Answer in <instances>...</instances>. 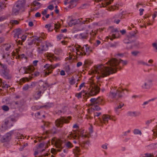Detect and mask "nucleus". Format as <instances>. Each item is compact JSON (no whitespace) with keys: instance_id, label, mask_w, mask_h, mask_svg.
<instances>
[{"instance_id":"nucleus-6","label":"nucleus","mask_w":157,"mask_h":157,"mask_svg":"<svg viewBox=\"0 0 157 157\" xmlns=\"http://www.w3.org/2000/svg\"><path fill=\"white\" fill-rule=\"evenodd\" d=\"M100 88L98 85H96L92 82L90 83V87L85 94L88 96H94L98 94L100 92Z\"/></svg>"},{"instance_id":"nucleus-11","label":"nucleus","mask_w":157,"mask_h":157,"mask_svg":"<svg viewBox=\"0 0 157 157\" xmlns=\"http://www.w3.org/2000/svg\"><path fill=\"white\" fill-rule=\"evenodd\" d=\"M52 46L50 43L47 41H44L43 43L41 44L40 46L38 47L37 51L39 54H42L44 52L47 51L48 48Z\"/></svg>"},{"instance_id":"nucleus-24","label":"nucleus","mask_w":157,"mask_h":157,"mask_svg":"<svg viewBox=\"0 0 157 157\" xmlns=\"http://www.w3.org/2000/svg\"><path fill=\"white\" fill-rule=\"evenodd\" d=\"M140 114V113L136 112L129 111L127 113L128 116L131 117H136L139 116Z\"/></svg>"},{"instance_id":"nucleus-52","label":"nucleus","mask_w":157,"mask_h":157,"mask_svg":"<svg viewBox=\"0 0 157 157\" xmlns=\"http://www.w3.org/2000/svg\"><path fill=\"white\" fill-rule=\"evenodd\" d=\"M40 75V72L37 71H36L34 72L33 74H31V75L32 76V77L34 76H38Z\"/></svg>"},{"instance_id":"nucleus-5","label":"nucleus","mask_w":157,"mask_h":157,"mask_svg":"<svg viewBox=\"0 0 157 157\" xmlns=\"http://www.w3.org/2000/svg\"><path fill=\"white\" fill-rule=\"evenodd\" d=\"M100 88L98 85H96L92 82L90 83V87L85 94L88 96H94L98 94L100 92Z\"/></svg>"},{"instance_id":"nucleus-9","label":"nucleus","mask_w":157,"mask_h":157,"mask_svg":"<svg viewBox=\"0 0 157 157\" xmlns=\"http://www.w3.org/2000/svg\"><path fill=\"white\" fill-rule=\"evenodd\" d=\"M24 5L25 3L23 1H18L13 6L12 14L13 15L18 14L20 10L23 8Z\"/></svg>"},{"instance_id":"nucleus-30","label":"nucleus","mask_w":157,"mask_h":157,"mask_svg":"<svg viewBox=\"0 0 157 157\" xmlns=\"http://www.w3.org/2000/svg\"><path fill=\"white\" fill-rule=\"evenodd\" d=\"M80 151V149L79 147L77 146L75 147V148L73 150V152L75 155H78Z\"/></svg>"},{"instance_id":"nucleus-55","label":"nucleus","mask_w":157,"mask_h":157,"mask_svg":"<svg viewBox=\"0 0 157 157\" xmlns=\"http://www.w3.org/2000/svg\"><path fill=\"white\" fill-rule=\"evenodd\" d=\"M44 146V144L43 143H40L38 146V149H39L40 148H43Z\"/></svg>"},{"instance_id":"nucleus-54","label":"nucleus","mask_w":157,"mask_h":157,"mask_svg":"<svg viewBox=\"0 0 157 157\" xmlns=\"http://www.w3.org/2000/svg\"><path fill=\"white\" fill-rule=\"evenodd\" d=\"M134 133L135 134H141V131L138 129H135Z\"/></svg>"},{"instance_id":"nucleus-37","label":"nucleus","mask_w":157,"mask_h":157,"mask_svg":"<svg viewBox=\"0 0 157 157\" xmlns=\"http://www.w3.org/2000/svg\"><path fill=\"white\" fill-rule=\"evenodd\" d=\"M65 71L68 75L71 74L70 72V68L69 65H68L65 67Z\"/></svg>"},{"instance_id":"nucleus-31","label":"nucleus","mask_w":157,"mask_h":157,"mask_svg":"<svg viewBox=\"0 0 157 157\" xmlns=\"http://www.w3.org/2000/svg\"><path fill=\"white\" fill-rule=\"evenodd\" d=\"M49 132L51 134H56L57 132V128L55 127H53L49 131ZM48 131H46L47 133L48 132Z\"/></svg>"},{"instance_id":"nucleus-1","label":"nucleus","mask_w":157,"mask_h":157,"mask_svg":"<svg viewBox=\"0 0 157 157\" xmlns=\"http://www.w3.org/2000/svg\"><path fill=\"white\" fill-rule=\"evenodd\" d=\"M106 63L107 66L100 65L94 67L93 73L97 74V79H99L116 73L118 68V65L122 64L123 66L126 65L128 63V61L121 59L119 60L116 58H113L110 59Z\"/></svg>"},{"instance_id":"nucleus-18","label":"nucleus","mask_w":157,"mask_h":157,"mask_svg":"<svg viewBox=\"0 0 157 157\" xmlns=\"http://www.w3.org/2000/svg\"><path fill=\"white\" fill-rule=\"evenodd\" d=\"M34 70V68L33 66L21 67L19 70V71H22L24 74H31Z\"/></svg>"},{"instance_id":"nucleus-19","label":"nucleus","mask_w":157,"mask_h":157,"mask_svg":"<svg viewBox=\"0 0 157 157\" xmlns=\"http://www.w3.org/2000/svg\"><path fill=\"white\" fill-rule=\"evenodd\" d=\"M102 120L101 118H99V120L100 122L102 124L103 123L105 124L106 123H108V121L109 120H112L115 121V120H114L113 118L108 114H103L102 116Z\"/></svg>"},{"instance_id":"nucleus-34","label":"nucleus","mask_w":157,"mask_h":157,"mask_svg":"<svg viewBox=\"0 0 157 157\" xmlns=\"http://www.w3.org/2000/svg\"><path fill=\"white\" fill-rule=\"evenodd\" d=\"M55 53L57 55H60L62 53L63 51L61 48H56L55 50Z\"/></svg>"},{"instance_id":"nucleus-44","label":"nucleus","mask_w":157,"mask_h":157,"mask_svg":"<svg viewBox=\"0 0 157 157\" xmlns=\"http://www.w3.org/2000/svg\"><path fill=\"white\" fill-rule=\"evenodd\" d=\"M33 5L34 6H38V7H39V8L40 7V3L38 2H37V1H34L33 2Z\"/></svg>"},{"instance_id":"nucleus-57","label":"nucleus","mask_w":157,"mask_h":157,"mask_svg":"<svg viewBox=\"0 0 157 157\" xmlns=\"http://www.w3.org/2000/svg\"><path fill=\"white\" fill-rule=\"evenodd\" d=\"M139 52L138 51H134L131 52V54L132 55L134 56H136L139 53Z\"/></svg>"},{"instance_id":"nucleus-10","label":"nucleus","mask_w":157,"mask_h":157,"mask_svg":"<svg viewBox=\"0 0 157 157\" xmlns=\"http://www.w3.org/2000/svg\"><path fill=\"white\" fill-rule=\"evenodd\" d=\"M0 65L2 69H0V74L5 78L9 79L11 78L9 74V70L7 68V66L0 63Z\"/></svg>"},{"instance_id":"nucleus-47","label":"nucleus","mask_w":157,"mask_h":157,"mask_svg":"<svg viewBox=\"0 0 157 157\" xmlns=\"http://www.w3.org/2000/svg\"><path fill=\"white\" fill-rule=\"evenodd\" d=\"M29 88H30L29 85L28 84H26L23 87L22 89L23 90L26 91L28 90Z\"/></svg>"},{"instance_id":"nucleus-29","label":"nucleus","mask_w":157,"mask_h":157,"mask_svg":"<svg viewBox=\"0 0 157 157\" xmlns=\"http://www.w3.org/2000/svg\"><path fill=\"white\" fill-rule=\"evenodd\" d=\"M21 32L20 31V29H17V32L14 34V37L15 38L20 39V37H21Z\"/></svg>"},{"instance_id":"nucleus-46","label":"nucleus","mask_w":157,"mask_h":157,"mask_svg":"<svg viewBox=\"0 0 157 157\" xmlns=\"http://www.w3.org/2000/svg\"><path fill=\"white\" fill-rule=\"evenodd\" d=\"M124 105V104H120L119 105H118L117 107H116L115 109V111L116 112H117V109H121L122 107Z\"/></svg>"},{"instance_id":"nucleus-2","label":"nucleus","mask_w":157,"mask_h":157,"mask_svg":"<svg viewBox=\"0 0 157 157\" xmlns=\"http://www.w3.org/2000/svg\"><path fill=\"white\" fill-rule=\"evenodd\" d=\"M38 86L36 89L34 95L33 97L35 100L39 99L41 96L42 94H43L44 91L49 86L48 83L47 82H44L42 80L39 81Z\"/></svg>"},{"instance_id":"nucleus-64","label":"nucleus","mask_w":157,"mask_h":157,"mask_svg":"<svg viewBox=\"0 0 157 157\" xmlns=\"http://www.w3.org/2000/svg\"><path fill=\"white\" fill-rule=\"evenodd\" d=\"M63 37V35L62 34H60L59 35H58L57 37V40H60Z\"/></svg>"},{"instance_id":"nucleus-23","label":"nucleus","mask_w":157,"mask_h":157,"mask_svg":"<svg viewBox=\"0 0 157 157\" xmlns=\"http://www.w3.org/2000/svg\"><path fill=\"white\" fill-rule=\"evenodd\" d=\"M89 34L87 32H84L81 33L79 35V38L82 39H87L88 36Z\"/></svg>"},{"instance_id":"nucleus-49","label":"nucleus","mask_w":157,"mask_h":157,"mask_svg":"<svg viewBox=\"0 0 157 157\" xmlns=\"http://www.w3.org/2000/svg\"><path fill=\"white\" fill-rule=\"evenodd\" d=\"M44 151H45L44 149H42L41 150H40V149H38L37 151H35V152L34 153V155L36 157V155H37L38 153V151L41 152H43Z\"/></svg>"},{"instance_id":"nucleus-59","label":"nucleus","mask_w":157,"mask_h":157,"mask_svg":"<svg viewBox=\"0 0 157 157\" xmlns=\"http://www.w3.org/2000/svg\"><path fill=\"white\" fill-rule=\"evenodd\" d=\"M57 149H55L54 148H52L51 150V152L54 154H55L57 152V151H57Z\"/></svg>"},{"instance_id":"nucleus-14","label":"nucleus","mask_w":157,"mask_h":157,"mask_svg":"<svg viewBox=\"0 0 157 157\" xmlns=\"http://www.w3.org/2000/svg\"><path fill=\"white\" fill-rule=\"evenodd\" d=\"M152 80L150 79L146 78L142 84L141 87L143 89L148 90L152 86Z\"/></svg>"},{"instance_id":"nucleus-32","label":"nucleus","mask_w":157,"mask_h":157,"mask_svg":"<svg viewBox=\"0 0 157 157\" xmlns=\"http://www.w3.org/2000/svg\"><path fill=\"white\" fill-rule=\"evenodd\" d=\"M26 81L27 82L29 81V80L28 78H21L20 80L19 84L20 85H22L23 84L25 83Z\"/></svg>"},{"instance_id":"nucleus-38","label":"nucleus","mask_w":157,"mask_h":157,"mask_svg":"<svg viewBox=\"0 0 157 157\" xmlns=\"http://www.w3.org/2000/svg\"><path fill=\"white\" fill-rule=\"evenodd\" d=\"M53 106V104L52 103H48L46 105L43 106V108H45L46 109H48Z\"/></svg>"},{"instance_id":"nucleus-28","label":"nucleus","mask_w":157,"mask_h":157,"mask_svg":"<svg viewBox=\"0 0 157 157\" xmlns=\"http://www.w3.org/2000/svg\"><path fill=\"white\" fill-rule=\"evenodd\" d=\"M65 145L66 147L68 149L71 148L73 146L72 144L69 141L66 142L65 143Z\"/></svg>"},{"instance_id":"nucleus-36","label":"nucleus","mask_w":157,"mask_h":157,"mask_svg":"<svg viewBox=\"0 0 157 157\" xmlns=\"http://www.w3.org/2000/svg\"><path fill=\"white\" fill-rule=\"evenodd\" d=\"M86 93V91L84 90H82L80 92L77 93L75 94V96L78 98V99H79L82 98V93Z\"/></svg>"},{"instance_id":"nucleus-22","label":"nucleus","mask_w":157,"mask_h":157,"mask_svg":"<svg viewBox=\"0 0 157 157\" xmlns=\"http://www.w3.org/2000/svg\"><path fill=\"white\" fill-rule=\"evenodd\" d=\"M43 39V38L41 37H38L37 36H36L34 38V41H35V44H36V45L39 46L40 45V43H41V44L43 43L42 42V40Z\"/></svg>"},{"instance_id":"nucleus-61","label":"nucleus","mask_w":157,"mask_h":157,"mask_svg":"<svg viewBox=\"0 0 157 157\" xmlns=\"http://www.w3.org/2000/svg\"><path fill=\"white\" fill-rule=\"evenodd\" d=\"M113 0H108L105 2V4L106 5H108L110 4L112 2H113Z\"/></svg>"},{"instance_id":"nucleus-56","label":"nucleus","mask_w":157,"mask_h":157,"mask_svg":"<svg viewBox=\"0 0 157 157\" xmlns=\"http://www.w3.org/2000/svg\"><path fill=\"white\" fill-rule=\"evenodd\" d=\"M9 54H6L3 55L2 58L3 59H6V60H8L9 58Z\"/></svg>"},{"instance_id":"nucleus-12","label":"nucleus","mask_w":157,"mask_h":157,"mask_svg":"<svg viewBox=\"0 0 157 157\" xmlns=\"http://www.w3.org/2000/svg\"><path fill=\"white\" fill-rule=\"evenodd\" d=\"M80 50H79V52L78 53L79 56H88L91 51V49L88 45H84L83 47L80 48Z\"/></svg>"},{"instance_id":"nucleus-63","label":"nucleus","mask_w":157,"mask_h":157,"mask_svg":"<svg viewBox=\"0 0 157 157\" xmlns=\"http://www.w3.org/2000/svg\"><path fill=\"white\" fill-rule=\"evenodd\" d=\"M48 9H45L43 11H42V14L43 15H45L48 12Z\"/></svg>"},{"instance_id":"nucleus-8","label":"nucleus","mask_w":157,"mask_h":157,"mask_svg":"<svg viewBox=\"0 0 157 157\" xmlns=\"http://www.w3.org/2000/svg\"><path fill=\"white\" fill-rule=\"evenodd\" d=\"M110 32L109 35L106 37V39L108 40L109 39L112 41L113 39L120 37L119 31L117 28H114L113 27H110L109 29Z\"/></svg>"},{"instance_id":"nucleus-25","label":"nucleus","mask_w":157,"mask_h":157,"mask_svg":"<svg viewBox=\"0 0 157 157\" xmlns=\"http://www.w3.org/2000/svg\"><path fill=\"white\" fill-rule=\"evenodd\" d=\"M78 22V21L77 19L71 20H70L68 23V24L70 26H72Z\"/></svg>"},{"instance_id":"nucleus-15","label":"nucleus","mask_w":157,"mask_h":157,"mask_svg":"<svg viewBox=\"0 0 157 157\" xmlns=\"http://www.w3.org/2000/svg\"><path fill=\"white\" fill-rule=\"evenodd\" d=\"M67 137L70 139L71 138L75 139V140L73 141V142L75 144L80 143L79 136L78 135V134L77 133V131H74L73 132H70Z\"/></svg>"},{"instance_id":"nucleus-62","label":"nucleus","mask_w":157,"mask_h":157,"mask_svg":"<svg viewBox=\"0 0 157 157\" xmlns=\"http://www.w3.org/2000/svg\"><path fill=\"white\" fill-rule=\"evenodd\" d=\"M11 22L13 24L17 25L19 23V22L15 20H12Z\"/></svg>"},{"instance_id":"nucleus-33","label":"nucleus","mask_w":157,"mask_h":157,"mask_svg":"<svg viewBox=\"0 0 157 157\" xmlns=\"http://www.w3.org/2000/svg\"><path fill=\"white\" fill-rule=\"evenodd\" d=\"M137 64L139 65H146L148 66H150V65L146 63L145 62L142 60H139L137 61Z\"/></svg>"},{"instance_id":"nucleus-35","label":"nucleus","mask_w":157,"mask_h":157,"mask_svg":"<svg viewBox=\"0 0 157 157\" xmlns=\"http://www.w3.org/2000/svg\"><path fill=\"white\" fill-rule=\"evenodd\" d=\"M43 106H40L38 105H35L32 107L31 108L33 111H36L39 110L41 108H43Z\"/></svg>"},{"instance_id":"nucleus-16","label":"nucleus","mask_w":157,"mask_h":157,"mask_svg":"<svg viewBox=\"0 0 157 157\" xmlns=\"http://www.w3.org/2000/svg\"><path fill=\"white\" fill-rule=\"evenodd\" d=\"M90 101L91 105L96 104L103 105L105 103L103 98L100 97L97 98H92L90 99Z\"/></svg>"},{"instance_id":"nucleus-3","label":"nucleus","mask_w":157,"mask_h":157,"mask_svg":"<svg viewBox=\"0 0 157 157\" xmlns=\"http://www.w3.org/2000/svg\"><path fill=\"white\" fill-rule=\"evenodd\" d=\"M137 33V31L136 30L130 33L124 40V42L127 44L126 48L128 49H131L132 48V43L136 40V34Z\"/></svg>"},{"instance_id":"nucleus-4","label":"nucleus","mask_w":157,"mask_h":157,"mask_svg":"<svg viewBox=\"0 0 157 157\" xmlns=\"http://www.w3.org/2000/svg\"><path fill=\"white\" fill-rule=\"evenodd\" d=\"M126 90L127 92L128 91L127 90L120 89L115 92L110 91L109 94V97L112 99V101L115 100L117 101L121 99L124 94V91Z\"/></svg>"},{"instance_id":"nucleus-40","label":"nucleus","mask_w":157,"mask_h":157,"mask_svg":"<svg viewBox=\"0 0 157 157\" xmlns=\"http://www.w3.org/2000/svg\"><path fill=\"white\" fill-rule=\"evenodd\" d=\"M34 40V38H33L32 40H28V41L27 42V44L29 45H31L33 44H35V41Z\"/></svg>"},{"instance_id":"nucleus-60","label":"nucleus","mask_w":157,"mask_h":157,"mask_svg":"<svg viewBox=\"0 0 157 157\" xmlns=\"http://www.w3.org/2000/svg\"><path fill=\"white\" fill-rule=\"evenodd\" d=\"M153 47L155 49V52H157V44L156 43H154L152 44Z\"/></svg>"},{"instance_id":"nucleus-21","label":"nucleus","mask_w":157,"mask_h":157,"mask_svg":"<svg viewBox=\"0 0 157 157\" xmlns=\"http://www.w3.org/2000/svg\"><path fill=\"white\" fill-rule=\"evenodd\" d=\"M13 124L10 122L9 121L6 120L5 121L4 124L2 125V128L6 130L8 128H10L13 126Z\"/></svg>"},{"instance_id":"nucleus-41","label":"nucleus","mask_w":157,"mask_h":157,"mask_svg":"<svg viewBox=\"0 0 157 157\" xmlns=\"http://www.w3.org/2000/svg\"><path fill=\"white\" fill-rule=\"evenodd\" d=\"M69 82L71 85H73L75 84V79L73 76L71 78Z\"/></svg>"},{"instance_id":"nucleus-39","label":"nucleus","mask_w":157,"mask_h":157,"mask_svg":"<svg viewBox=\"0 0 157 157\" xmlns=\"http://www.w3.org/2000/svg\"><path fill=\"white\" fill-rule=\"evenodd\" d=\"M21 37H20V39L21 40V41H22V42H24L26 40V39L27 36V34H25L24 35H22L21 34Z\"/></svg>"},{"instance_id":"nucleus-13","label":"nucleus","mask_w":157,"mask_h":157,"mask_svg":"<svg viewBox=\"0 0 157 157\" xmlns=\"http://www.w3.org/2000/svg\"><path fill=\"white\" fill-rule=\"evenodd\" d=\"M59 64L58 63H56L54 65L46 64L44 66V68L47 70L45 72V75L47 76L51 73L52 70L56 67L59 66Z\"/></svg>"},{"instance_id":"nucleus-50","label":"nucleus","mask_w":157,"mask_h":157,"mask_svg":"<svg viewBox=\"0 0 157 157\" xmlns=\"http://www.w3.org/2000/svg\"><path fill=\"white\" fill-rule=\"evenodd\" d=\"M145 156L144 157H155L153 154L146 153L145 154Z\"/></svg>"},{"instance_id":"nucleus-51","label":"nucleus","mask_w":157,"mask_h":157,"mask_svg":"<svg viewBox=\"0 0 157 157\" xmlns=\"http://www.w3.org/2000/svg\"><path fill=\"white\" fill-rule=\"evenodd\" d=\"M150 146L153 149L157 148V143H153L150 145Z\"/></svg>"},{"instance_id":"nucleus-17","label":"nucleus","mask_w":157,"mask_h":157,"mask_svg":"<svg viewBox=\"0 0 157 157\" xmlns=\"http://www.w3.org/2000/svg\"><path fill=\"white\" fill-rule=\"evenodd\" d=\"M63 141L57 139L56 138H54L52 139L51 143L52 144H54L57 148L58 151H61L62 147V144Z\"/></svg>"},{"instance_id":"nucleus-20","label":"nucleus","mask_w":157,"mask_h":157,"mask_svg":"<svg viewBox=\"0 0 157 157\" xmlns=\"http://www.w3.org/2000/svg\"><path fill=\"white\" fill-rule=\"evenodd\" d=\"M81 48V46L79 45H78L77 46L75 45L74 47H70V50L71 52H76L77 55H78V53L79 52V49Z\"/></svg>"},{"instance_id":"nucleus-58","label":"nucleus","mask_w":157,"mask_h":157,"mask_svg":"<svg viewBox=\"0 0 157 157\" xmlns=\"http://www.w3.org/2000/svg\"><path fill=\"white\" fill-rule=\"evenodd\" d=\"M36 85V82H33L31 83V85L29 86V88H33Z\"/></svg>"},{"instance_id":"nucleus-42","label":"nucleus","mask_w":157,"mask_h":157,"mask_svg":"<svg viewBox=\"0 0 157 157\" xmlns=\"http://www.w3.org/2000/svg\"><path fill=\"white\" fill-rule=\"evenodd\" d=\"M49 58H48V59H49V60L51 62H52V60H55L56 59V58L55 56L53 55H50L49 56Z\"/></svg>"},{"instance_id":"nucleus-26","label":"nucleus","mask_w":157,"mask_h":157,"mask_svg":"<svg viewBox=\"0 0 157 157\" xmlns=\"http://www.w3.org/2000/svg\"><path fill=\"white\" fill-rule=\"evenodd\" d=\"M13 47V46L11 44H6L4 46L5 50L7 51L10 50L11 49H12Z\"/></svg>"},{"instance_id":"nucleus-53","label":"nucleus","mask_w":157,"mask_h":157,"mask_svg":"<svg viewBox=\"0 0 157 157\" xmlns=\"http://www.w3.org/2000/svg\"><path fill=\"white\" fill-rule=\"evenodd\" d=\"M1 140V141L2 143L8 141V140L6 139V138L4 136L2 138Z\"/></svg>"},{"instance_id":"nucleus-7","label":"nucleus","mask_w":157,"mask_h":157,"mask_svg":"<svg viewBox=\"0 0 157 157\" xmlns=\"http://www.w3.org/2000/svg\"><path fill=\"white\" fill-rule=\"evenodd\" d=\"M71 119V117L70 116L67 117H61L56 120L55 121V125L57 127L61 128L63 127L64 123H69Z\"/></svg>"},{"instance_id":"nucleus-48","label":"nucleus","mask_w":157,"mask_h":157,"mask_svg":"<svg viewBox=\"0 0 157 157\" xmlns=\"http://www.w3.org/2000/svg\"><path fill=\"white\" fill-rule=\"evenodd\" d=\"M55 29L56 32H57L58 31L59 29L60 26L57 24H54Z\"/></svg>"},{"instance_id":"nucleus-27","label":"nucleus","mask_w":157,"mask_h":157,"mask_svg":"<svg viewBox=\"0 0 157 157\" xmlns=\"http://www.w3.org/2000/svg\"><path fill=\"white\" fill-rule=\"evenodd\" d=\"M13 132L12 131H10L9 132H8L4 135V136L6 138V139L9 141L11 139V136L12 134H13Z\"/></svg>"},{"instance_id":"nucleus-43","label":"nucleus","mask_w":157,"mask_h":157,"mask_svg":"<svg viewBox=\"0 0 157 157\" xmlns=\"http://www.w3.org/2000/svg\"><path fill=\"white\" fill-rule=\"evenodd\" d=\"M2 109L6 111H8L9 109V107L6 105H3L2 106Z\"/></svg>"},{"instance_id":"nucleus-45","label":"nucleus","mask_w":157,"mask_h":157,"mask_svg":"<svg viewBox=\"0 0 157 157\" xmlns=\"http://www.w3.org/2000/svg\"><path fill=\"white\" fill-rule=\"evenodd\" d=\"M50 4L48 6L47 8L48 10L49 9L51 10H52L54 8V6L53 4Z\"/></svg>"}]
</instances>
